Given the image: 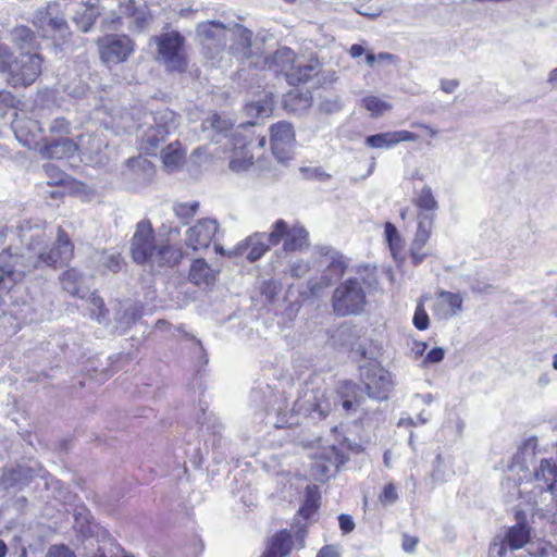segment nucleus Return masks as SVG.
I'll return each mask as SVG.
<instances>
[{
  "instance_id": "49530a36",
  "label": "nucleus",
  "mask_w": 557,
  "mask_h": 557,
  "mask_svg": "<svg viewBox=\"0 0 557 557\" xmlns=\"http://www.w3.org/2000/svg\"><path fill=\"white\" fill-rule=\"evenodd\" d=\"M13 63L15 62L13 61V57L9 49L4 46H0V73H14L16 69L13 67Z\"/></svg>"
},
{
  "instance_id": "f704fd0d",
  "label": "nucleus",
  "mask_w": 557,
  "mask_h": 557,
  "mask_svg": "<svg viewBox=\"0 0 557 557\" xmlns=\"http://www.w3.org/2000/svg\"><path fill=\"white\" fill-rule=\"evenodd\" d=\"M505 541L510 549L522 548L530 541V529L524 523L515 524L508 529Z\"/></svg>"
},
{
  "instance_id": "f3484780",
  "label": "nucleus",
  "mask_w": 557,
  "mask_h": 557,
  "mask_svg": "<svg viewBox=\"0 0 557 557\" xmlns=\"http://www.w3.org/2000/svg\"><path fill=\"white\" fill-rule=\"evenodd\" d=\"M233 149L230 156V169L234 172H244L253 165V154L251 149L253 140H247L242 135H235L232 139Z\"/></svg>"
},
{
  "instance_id": "72a5a7b5",
  "label": "nucleus",
  "mask_w": 557,
  "mask_h": 557,
  "mask_svg": "<svg viewBox=\"0 0 557 557\" xmlns=\"http://www.w3.org/2000/svg\"><path fill=\"white\" fill-rule=\"evenodd\" d=\"M317 66L313 64H294L292 71L287 74L286 82L290 86H299L309 83L317 76Z\"/></svg>"
},
{
  "instance_id": "7ed1b4c3",
  "label": "nucleus",
  "mask_w": 557,
  "mask_h": 557,
  "mask_svg": "<svg viewBox=\"0 0 557 557\" xmlns=\"http://www.w3.org/2000/svg\"><path fill=\"white\" fill-rule=\"evenodd\" d=\"M156 46L154 60L169 73L183 74L189 67L186 37L178 30L164 32L152 36Z\"/></svg>"
},
{
  "instance_id": "13d9d810",
  "label": "nucleus",
  "mask_w": 557,
  "mask_h": 557,
  "mask_svg": "<svg viewBox=\"0 0 557 557\" xmlns=\"http://www.w3.org/2000/svg\"><path fill=\"white\" fill-rule=\"evenodd\" d=\"M376 59L380 62H395L397 57L389 52H380Z\"/></svg>"
},
{
  "instance_id": "2f4dec72",
  "label": "nucleus",
  "mask_w": 557,
  "mask_h": 557,
  "mask_svg": "<svg viewBox=\"0 0 557 557\" xmlns=\"http://www.w3.org/2000/svg\"><path fill=\"white\" fill-rule=\"evenodd\" d=\"M186 153L180 141L169 144L161 152L163 165L170 170L180 168L185 162Z\"/></svg>"
},
{
  "instance_id": "ea45409f",
  "label": "nucleus",
  "mask_w": 557,
  "mask_h": 557,
  "mask_svg": "<svg viewBox=\"0 0 557 557\" xmlns=\"http://www.w3.org/2000/svg\"><path fill=\"white\" fill-rule=\"evenodd\" d=\"M23 479L22 469H9L5 470L0 479V486L3 490H10L17 487Z\"/></svg>"
},
{
  "instance_id": "79ce46f5",
  "label": "nucleus",
  "mask_w": 557,
  "mask_h": 557,
  "mask_svg": "<svg viewBox=\"0 0 557 557\" xmlns=\"http://www.w3.org/2000/svg\"><path fill=\"white\" fill-rule=\"evenodd\" d=\"M363 107L374 115H381L391 109V106L375 96H368L362 100Z\"/></svg>"
},
{
  "instance_id": "680f3d73",
  "label": "nucleus",
  "mask_w": 557,
  "mask_h": 557,
  "mask_svg": "<svg viewBox=\"0 0 557 557\" xmlns=\"http://www.w3.org/2000/svg\"><path fill=\"white\" fill-rule=\"evenodd\" d=\"M377 54H374V53H367L366 54V61H367V64L370 66V67H374L375 66V62L377 61Z\"/></svg>"
},
{
  "instance_id": "338daca9",
  "label": "nucleus",
  "mask_w": 557,
  "mask_h": 557,
  "mask_svg": "<svg viewBox=\"0 0 557 557\" xmlns=\"http://www.w3.org/2000/svg\"><path fill=\"white\" fill-rule=\"evenodd\" d=\"M548 82L549 83L557 82V67L550 71L549 76H548Z\"/></svg>"
},
{
  "instance_id": "c03bdc74",
  "label": "nucleus",
  "mask_w": 557,
  "mask_h": 557,
  "mask_svg": "<svg viewBox=\"0 0 557 557\" xmlns=\"http://www.w3.org/2000/svg\"><path fill=\"white\" fill-rule=\"evenodd\" d=\"M398 499L397 487L393 482L386 483L381 493L379 494V500L382 505L394 504Z\"/></svg>"
},
{
  "instance_id": "c9c22d12",
  "label": "nucleus",
  "mask_w": 557,
  "mask_h": 557,
  "mask_svg": "<svg viewBox=\"0 0 557 557\" xmlns=\"http://www.w3.org/2000/svg\"><path fill=\"white\" fill-rule=\"evenodd\" d=\"M13 38L18 46L21 53L26 55L29 61L33 60V33L29 28L21 26L13 32Z\"/></svg>"
},
{
  "instance_id": "a878e982",
  "label": "nucleus",
  "mask_w": 557,
  "mask_h": 557,
  "mask_svg": "<svg viewBox=\"0 0 557 557\" xmlns=\"http://www.w3.org/2000/svg\"><path fill=\"white\" fill-rule=\"evenodd\" d=\"M8 258H12V256L3 249L0 253V306L4 301V296L10 293L17 281V274L14 272L13 265L7 262Z\"/></svg>"
},
{
  "instance_id": "a18cd8bd",
  "label": "nucleus",
  "mask_w": 557,
  "mask_h": 557,
  "mask_svg": "<svg viewBox=\"0 0 557 557\" xmlns=\"http://www.w3.org/2000/svg\"><path fill=\"white\" fill-rule=\"evenodd\" d=\"M135 2L134 0H129L126 5V13L131 16L136 17V25L138 28L144 29L149 22L151 21V15L147 13H141L137 15L138 10L134 7Z\"/></svg>"
},
{
  "instance_id": "cd10ccee",
  "label": "nucleus",
  "mask_w": 557,
  "mask_h": 557,
  "mask_svg": "<svg viewBox=\"0 0 557 557\" xmlns=\"http://www.w3.org/2000/svg\"><path fill=\"white\" fill-rule=\"evenodd\" d=\"M61 287L73 297H84V275L76 268L65 269L59 277Z\"/></svg>"
},
{
  "instance_id": "4d7b16f0",
  "label": "nucleus",
  "mask_w": 557,
  "mask_h": 557,
  "mask_svg": "<svg viewBox=\"0 0 557 557\" xmlns=\"http://www.w3.org/2000/svg\"><path fill=\"white\" fill-rule=\"evenodd\" d=\"M428 348V344L425 342H414L412 350L416 356H423Z\"/></svg>"
},
{
  "instance_id": "a211bd4d",
  "label": "nucleus",
  "mask_w": 557,
  "mask_h": 557,
  "mask_svg": "<svg viewBox=\"0 0 557 557\" xmlns=\"http://www.w3.org/2000/svg\"><path fill=\"white\" fill-rule=\"evenodd\" d=\"M297 54L289 47H281L272 54L264 58V67L276 75H283L287 79V74L296 63Z\"/></svg>"
},
{
  "instance_id": "ddd939ff",
  "label": "nucleus",
  "mask_w": 557,
  "mask_h": 557,
  "mask_svg": "<svg viewBox=\"0 0 557 557\" xmlns=\"http://www.w3.org/2000/svg\"><path fill=\"white\" fill-rule=\"evenodd\" d=\"M271 247H274L268 240L267 233H253L236 244V246L228 250L227 258L246 257L249 262H255L261 259Z\"/></svg>"
},
{
  "instance_id": "864d4df0",
  "label": "nucleus",
  "mask_w": 557,
  "mask_h": 557,
  "mask_svg": "<svg viewBox=\"0 0 557 557\" xmlns=\"http://www.w3.org/2000/svg\"><path fill=\"white\" fill-rule=\"evenodd\" d=\"M459 86L457 79H442L441 89L446 94H453Z\"/></svg>"
},
{
  "instance_id": "7c9ffc66",
  "label": "nucleus",
  "mask_w": 557,
  "mask_h": 557,
  "mask_svg": "<svg viewBox=\"0 0 557 557\" xmlns=\"http://www.w3.org/2000/svg\"><path fill=\"white\" fill-rule=\"evenodd\" d=\"M321 494L318 485H308L305 491V499L298 510L304 519H310L320 508Z\"/></svg>"
},
{
  "instance_id": "e2e57ef3",
  "label": "nucleus",
  "mask_w": 557,
  "mask_h": 557,
  "mask_svg": "<svg viewBox=\"0 0 557 557\" xmlns=\"http://www.w3.org/2000/svg\"><path fill=\"white\" fill-rule=\"evenodd\" d=\"M122 25V17L115 16L109 21V26L112 29H117Z\"/></svg>"
},
{
  "instance_id": "4be33fe9",
  "label": "nucleus",
  "mask_w": 557,
  "mask_h": 557,
  "mask_svg": "<svg viewBox=\"0 0 557 557\" xmlns=\"http://www.w3.org/2000/svg\"><path fill=\"white\" fill-rule=\"evenodd\" d=\"M188 280L195 286H210L216 281V272L203 258H197L190 263Z\"/></svg>"
},
{
  "instance_id": "6e6552de",
  "label": "nucleus",
  "mask_w": 557,
  "mask_h": 557,
  "mask_svg": "<svg viewBox=\"0 0 557 557\" xmlns=\"http://www.w3.org/2000/svg\"><path fill=\"white\" fill-rule=\"evenodd\" d=\"M100 60L106 64L126 62L135 52L136 42L125 34H107L96 40Z\"/></svg>"
},
{
  "instance_id": "4468645a",
  "label": "nucleus",
  "mask_w": 557,
  "mask_h": 557,
  "mask_svg": "<svg viewBox=\"0 0 557 557\" xmlns=\"http://www.w3.org/2000/svg\"><path fill=\"white\" fill-rule=\"evenodd\" d=\"M219 224L212 219H200L197 223L186 231L185 244L193 251L206 250L210 247Z\"/></svg>"
},
{
  "instance_id": "dca6fc26",
  "label": "nucleus",
  "mask_w": 557,
  "mask_h": 557,
  "mask_svg": "<svg viewBox=\"0 0 557 557\" xmlns=\"http://www.w3.org/2000/svg\"><path fill=\"white\" fill-rule=\"evenodd\" d=\"M334 394L346 414L356 413L363 403L361 387L350 380L339 381L334 388Z\"/></svg>"
},
{
  "instance_id": "4c0bfd02",
  "label": "nucleus",
  "mask_w": 557,
  "mask_h": 557,
  "mask_svg": "<svg viewBox=\"0 0 557 557\" xmlns=\"http://www.w3.org/2000/svg\"><path fill=\"white\" fill-rule=\"evenodd\" d=\"M199 201L176 202L173 206L175 216L182 224L187 225L195 218L199 210Z\"/></svg>"
},
{
  "instance_id": "f03ea898",
  "label": "nucleus",
  "mask_w": 557,
  "mask_h": 557,
  "mask_svg": "<svg viewBox=\"0 0 557 557\" xmlns=\"http://www.w3.org/2000/svg\"><path fill=\"white\" fill-rule=\"evenodd\" d=\"M411 202L417 209V228L410 244L409 257L411 264L418 267L430 256L425 247L431 239L440 206L430 185L416 190Z\"/></svg>"
},
{
  "instance_id": "37998d69",
  "label": "nucleus",
  "mask_w": 557,
  "mask_h": 557,
  "mask_svg": "<svg viewBox=\"0 0 557 557\" xmlns=\"http://www.w3.org/2000/svg\"><path fill=\"white\" fill-rule=\"evenodd\" d=\"M347 270V263L344 260L343 256H337L333 258L326 267V272L334 278L342 277Z\"/></svg>"
},
{
  "instance_id": "6e6d98bb",
  "label": "nucleus",
  "mask_w": 557,
  "mask_h": 557,
  "mask_svg": "<svg viewBox=\"0 0 557 557\" xmlns=\"http://www.w3.org/2000/svg\"><path fill=\"white\" fill-rule=\"evenodd\" d=\"M364 53V48L359 45V44H354L350 48H349V55L351 58H359L361 57L362 54Z\"/></svg>"
},
{
  "instance_id": "6ab92c4d",
  "label": "nucleus",
  "mask_w": 557,
  "mask_h": 557,
  "mask_svg": "<svg viewBox=\"0 0 557 557\" xmlns=\"http://www.w3.org/2000/svg\"><path fill=\"white\" fill-rule=\"evenodd\" d=\"M418 139L416 133L403 129L370 135L366 138V145L370 148H393L403 141H414Z\"/></svg>"
},
{
  "instance_id": "bf43d9fd",
  "label": "nucleus",
  "mask_w": 557,
  "mask_h": 557,
  "mask_svg": "<svg viewBox=\"0 0 557 557\" xmlns=\"http://www.w3.org/2000/svg\"><path fill=\"white\" fill-rule=\"evenodd\" d=\"M413 126L423 128L430 137H435L437 135V131L429 125H425L422 123H417V124H413Z\"/></svg>"
},
{
  "instance_id": "393cba45",
  "label": "nucleus",
  "mask_w": 557,
  "mask_h": 557,
  "mask_svg": "<svg viewBox=\"0 0 557 557\" xmlns=\"http://www.w3.org/2000/svg\"><path fill=\"white\" fill-rule=\"evenodd\" d=\"M463 299L459 293L441 290L437 293V307L434 309L435 315L450 318L456 315L462 309Z\"/></svg>"
},
{
  "instance_id": "0e129e2a",
  "label": "nucleus",
  "mask_w": 557,
  "mask_h": 557,
  "mask_svg": "<svg viewBox=\"0 0 557 557\" xmlns=\"http://www.w3.org/2000/svg\"><path fill=\"white\" fill-rule=\"evenodd\" d=\"M267 145V138L265 136H259L256 138V146L259 147L260 149H264Z\"/></svg>"
},
{
  "instance_id": "69168bd1",
  "label": "nucleus",
  "mask_w": 557,
  "mask_h": 557,
  "mask_svg": "<svg viewBox=\"0 0 557 557\" xmlns=\"http://www.w3.org/2000/svg\"><path fill=\"white\" fill-rule=\"evenodd\" d=\"M66 193L71 194L72 191H69L66 188H64L63 191H51L50 193V197L51 198H61L63 197Z\"/></svg>"
},
{
  "instance_id": "603ef678",
  "label": "nucleus",
  "mask_w": 557,
  "mask_h": 557,
  "mask_svg": "<svg viewBox=\"0 0 557 557\" xmlns=\"http://www.w3.org/2000/svg\"><path fill=\"white\" fill-rule=\"evenodd\" d=\"M418 543H419L418 537L411 536L408 534H404L403 541H401V546L405 552L412 553V552H414Z\"/></svg>"
},
{
  "instance_id": "f8f14e48",
  "label": "nucleus",
  "mask_w": 557,
  "mask_h": 557,
  "mask_svg": "<svg viewBox=\"0 0 557 557\" xmlns=\"http://www.w3.org/2000/svg\"><path fill=\"white\" fill-rule=\"evenodd\" d=\"M363 384L367 395L376 400H386L394 387L391 372L380 366L366 371Z\"/></svg>"
},
{
  "instance_id": "b1692460",
  "label": "nucleus",
  "mask_w": 557,
  "mask_h": 557,
  "mask_svg": "<svg viewBox=\"0 0 557 557\" xmlns=\"http://www.w3.org/2000/svg\"><path fill=\"white\" fill-rule=\"evenodd\" d=\"M533 478L541 482L543 490L554 493L557 484V463L553 458H543L534 469Z\"/></svg>"
},
{
  "instance_id": "de8ad7c7",
  "label": "nucleus",
  "mask_w": 557,
  "mask_h": 557,
  "mask_svg": "<svg viewBox=\"0 0 557 557\" xmlns=\"http://www.w3.org/2000/svg\"><path fill=\"white\" fill-rule=\"evenodd\" d=\"M445 358V350L442 347H434L432 348L423 358L422 366L424 368L438 363L443 361Z\"/></svg>"
},
{
  "instance_id": "9d476101",
  "label": "nucleus",
  "mask_w": 557,
  "mask_h": 557,
  "mask_svg": "<svg viewBox=\"0 0 557 557\" xmlns=\"http://www.w3.org/2000/svg\"><path fill=\"white\" fill-rule=\"evenodd\" d=\"M37 258L54 269L66 267L74 258V244L69 234L59 226L53 245L39 253Z\"/></svg>"
},
{
  "instance_id": "2eb2a0df",
  "label": "nucleus",
  "mask_w": 557,
  "mask_h": 557,
  "mask_svg": "<svg viewBox=\"0 0 557 557\" xmlns=\"http://www.w3.org/2000/svg\"><path fill=\"white\" fill-rule=\"evenodd\" d=\"M295 141V132L290 123L280 121L270 128V145L273 154L280 161L289 159L290 150Z\"/></svg>"
},
{
  "instance_id": "774afa93",
  "label": "nucleus",
  "mask_w": 557,
  "mask_h": 557,
  "mask_svg": "<svg viewBox=\"0 0 557 557\" xmlns=\"http://www.w3.org/2000/svg\"><path fill=\"white\" fill-rule=\"evenodd\" d=\"M7 550V545L0 540V557H5Z\"/></svg>"
},
{
  "instance_id": "9b49d317",
  "label": "nucleus",
  "mask_w": 557,
  "mask_h": 557,
  "mask_svg": "<svg viewBox=\"0 0 557 557\" xmlns=\"http://www.w3.org/2000/svg\"><path fill=\"white\" fill-rule=\"evenodd\" d=\"M295 540L293 533L288 529H282L272 534L264 544V549L260 557H288L296 544L299 548L305 546V530H301Z\"/></svg>"
},
{
  "instance_id": "473e14b6",
  "label": "nucleus",
  "mask_w": 557,
  "mask_h": 557,
  "mask_svg": "<svg viewBox=\"0 0 557 557\" xmlns=\"http://www.w3.org/2000/svg\"><path fill=\"white\" fill-rule=\"evenodd\" d=\"M99 13L92 4H82L81 9L75 12L73 21L77 28L83 32H89L95 25Z\"/></svg>"
},
{
  "instance_id": "58836bf2",
  "label": "nucleus",
  "mask_w": 557,
  "mask_h": 557,
  "mask_svg": "<svg viewBox=\"0 0 557 557\" xmlns=\"http://www.w3.org/2000/svg\"><path fill=\"white\" fill-rule=\"evenodd\" d=\"M412 323L419 331H425L430 326V318L424 307V298L421 297L417 304Z\"/></svg>"
},
{
  "instance_id": "423d86ee",
  "label": "nucleus",
  "mask_w": 557,
  "mask_h": 557,
  "mask_svg": "<svg viewBox=\"0 0 557 557\" xmlns=\"http://www.w3.org/2000/svg\"><path fill=\"white\" fill-rule=\"evenodd\" d=\"M268 240L273 246L283 242V250L286 253L301 251L310 246L309 232L306 227L300 223L288 226L283 219H278L272 224Z\"/></svg>"
},
{
  "instance_id": "5fc2aeb1",
  "label": "nucleus",
  "mask_w": 557,
  "mask_h": 557,
  "mask_svg": "<svg viewBox=\"0 0 557 557\" xmlns=\"http://www.w3.org/2000/svg\"><path fill=\"white\" fill-rule=\"evenodd\" d=\"M317 557H341L338 550L333 545H324L318 553Z\"/></svg>"
},
{
  "instance_id": "052dcab7",
  "label": "nucleus",
  "mask_w": 557,
  "mask_h": 557,
  "mask_svg": "<svg viewBox=\"0 0 557 557\" xmlns=\"http://www.w3.org/2000/svg\"><path fill=\"white\" fill-rule=\"evenodd\" d=\"M21 76H22L21 77L22 84L25 85V86L26 85H30L35 81V78L33 76V73H28V72L23 71L21 73Z\"/></svg>"
},
{
  "instance_id": "3c124183",
  "label": "nucleus",
  "mask_w": 557,
  "mask_h": 557,
  "mask_svg": "<svg viewBox=\"0 0 557 557\" xmlns=\"http://www.w3.org/2000/svg\"><path fill=\"white\" fill-rule=\"evenodd\" d=\"M338 523H339V528L344 534H348V533L352 532L355 529V522L350 515L341 513L338 516Z\"/></svg>"
},
{
  "instance_id": "20e7f679",
  "label": "nucleus",
  "mask_w": 557,
  "mask_h": 557,
  "mask_svg": "<svg viewBox=\"0 0 557 557\" xmlns=\"http://www.w3.org/2000/svg\"><path fill=\"white\" fill-rule=\"evenodd\" d=\"M39 152L42 158L55 161H69L78 154L79 145L72 138L71 123L67 120L59 117L52 122Z\"/></svg>"
},
{
  "instance_id": "39448f33",
  "label": "nucleus",
  "mask_w": 557,
  "mask_h": 557,
  "mask_svg": "<svg viewBox=\"0 0 557 557\" xmlns=\"http://www.w3.org/2000/svg\"><path fill=\"white\" fill-rule=\"evenodd\" d=\"M37 35L49 47L62 48L72 38V32L66 21V14L58 2L49 3L40 12Z\"/></svg>"
},
{
  "instance_id": "1a4fd4ad",
  "label": "nucleus",
  "mask_w": 557,
  "mask_h": 557,
  "mask_svg": "<svg viewBox=\"0 0 557 557\" xmlns=\"http://www.w3.org/2000/svg\"><path fill=\"white\" fill-rule=\"evenodd\" d=\"M228 27L220 21H205L196 26L199 44L210 53H220L227 44Z\"/></svg>"
},
{
  "instance_id": "8fccbe9b",
  "label": "nucleus",
  "mask_w": 557,
  "mask_h": 557,
  "mask_svg": "<svg viewBox=\"0 0 557 557\" xmlns=\"http://www.w3.org/2000/svg\"><path fill=\"white\" fill-rule=\"evenodd\" d=\"M46 557H76L74 552H72L65 545H54L52 546Z\"/></svg>"
},
{
  "instance_id": "09e8293b",
  "label": "nucleus",
  "mask_w": 557,
  "mask_h": 557,
  "mask_svg": "<svg viewBox=\"0 0 557 557\" xmlns=\"http://www.w3.org/2000/svg\"><path fill=\"white\" fill-rule=\"evenodd\" d=\"M296 100H299L300 102H302L304 107L309 106V98L302 97V95L298 91H288L286 94L285 99H284L285 106L294 111V110H296V108L294 107V102Z\"/></svg>"
},
{
  "instance_id": "0eeeda50",
  "label": "nucleus",
  "mask_w": 557,
  "mask_h": 557,
  "mask_svg": "<svg viewBox=\"0 0 557 557\" xmlns=\"http://www.w3.org/2000/svg\"><path fill=\"white\" fill-rule=\"evenodd\" d=\"M158 243L152 223L149 219L140 220L131 238L129 255L132 260L139 265H153Z\"/></svg>"
},
{
  "instance_id": "f257e3e1",
  "label": "nucleus",
  "mask_w": 557,
  "mask_h": 557,
  "mask_svg": "<svg viewBox=\"0 0 557 557\" xmlns=\"http://www.w3.org/2000/svg\"><path fill=\"white\" fill-rule=\"evenodd\" d=\"M359 277H348L337 285L332 296V308L337 317L361 314L366 306L367 294L379 288V278L374 267L361 265Z\"/></svg>"
},
{
  "instance_id": "c85d7f7f",
  "label": "nucleus",
  "mask_w": 557,
  "mask_h": 557,
  "mask_svg": "<svg viewBox=\"0 0 557 557\" xmlns=\"http://www.w3.org/2000/svg\"><path fill=\"white\" fill-rule=\"evenodd\" d=\"M252 32L244 26L237 25L234 32L233 44L230 52L233 55L243 54L246 58L251 55Z\"/></svg>"
},
{
  "instance_id": "bb28decb",
  "label": "nucleus",
  "mask_w": 557,
  "mask_h": 557,
  "mask_svg": "<svg viewBox=\"0 0 557 557\" xmlns=\"http://www.w3.org/2000/svg\"><path fill=\"white\" fill-rule=\"evenodd\" d=\"M337 406L336 397L327 389L315 388L312 391L310 411L315 412L320 418H326Z\"/></svg>"
},
{
  "instance_id": "c756f323",
  "label": "nucleus",
  "mask_w": 557,
  "mask_h": 557,
  "mask_svg": "<svg viewBox=\"0 0 557 557\" xmlns=\"http://www.w3.org/2000/svg\"><path fill=\"white\" fill-rule=\"evenodd\" d=\"M44 171L48 177V185L60 186L66 188L69 191L76 189L78 182L67 175L64 171L60 170L58 166L53 164H47L44 166Z\"/></svg>"
},
{
  "instance_id": "aec40b11",
  "label": "nucleus",
  "mask_w": 557,
  "mask_h": 557,
  "mask_svg": "<svg viewBox=\"0 0 557 557\" xmlns=\"http://www.w3.org/2000/svg\"><path fill=\"white\" fill-rule=\"evenodd\" d=\"M346 461L345 455L336 446L332 445L317 457L314 462L315 474L329 476L331 469L336 472Z\"/></svg>"
},
{
  "instance_id": "e433bc0d",
  "label": "nucleus",
  "mask_w": 557,
  "mask_h": 557,
  "mask_svg": "<svg viewBox=\"0 0 557 557\" xmlns=\"http://www.w3.org/2000/svg\"><path fill=\"white\" fill-rule=\"evenodd\" d=\"M385 239L392 252V256L396 258L404 249V239L397 231L396 226L392 222L384 224Z\"/></svg>"
},
{
  "instance_id": "412c9836",
  "label": "nucleus",
  "mask_w": 557,
  "mask_h": 557,
  "mask_svg": "<svg viewBox=\"0 0 557 557\" xmlns=\"http://www.w3.org/2000/svg\"><path fill=\"white\" fill-rule=\"evenodd\" d=\"M182 248L166 239L158 244L156 256H153V264H157L160 268H174L182 261Z\"/></svg>"
},
{
  "instance_id": "5701e85b",
  "label": "nucleus",
  "mask_w": 557,
  "mask_h": 557,
  "mask_svg": "<svg viewBox=\"0 0 557 557\" xmlns=\"http://www.w3.org/2000/svg\"><path fill=\"white\" fill-rule=\"evenodd\" d=\"M35 122L33 119L25 116L23 113L15 112L12 121V129L18 143L27 149L35 147Z\"/></svg>"
},
{
  "instance_id": "a19ab883",
  "label": "nucleus",
  "mask_w": 557,
  "mask_h": 557,
  "mask_svg": "<svg viewBox=\"0 0 557 557\" xmlns=\"http://www.w3.org/2000/svg\"><path fill=\"white\" fill-rule=\"evenodd\" d=\"M206 123L208 124V127L218 133L227 132L233 128L232 121L230 119L223 117L219 113L211 114L206 120Z\"/></svg>"
}]
</instances>
